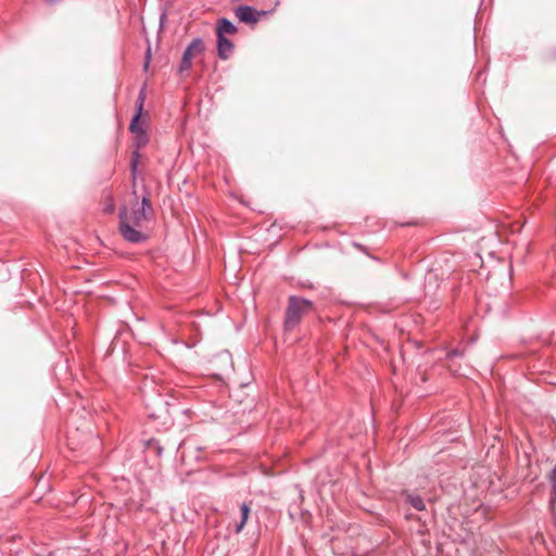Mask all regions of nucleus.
Wrapping results in <instances>:
<instances>
[{"label": "nucleus", "mask_w": 556, "mask_h": 556, "mask_svg": "<svg viewBox=\"0 0 556 556\" xmlns=\"http://www.w3.org/2000/svg\"><path fill=\"white\" fill-rule=\"evenodd\" d=\"M129 130L134 135V146H135L134 151L139 152L141 148H143L144 146L148 144L150 137H149L146 128L143 127V123H141L140 119L137 121V125L135 128H132V121H131L130 125H129Z\"/></svg>", "instance_id": "6"}, {"label": "nucleus", "mask_w": 556, "mask_h": 556, "mask_svg": "<svg viewBox=\"0 0 556 556\" xmlns=\"http://www.w3.org/2000/svg\"><path fill=\"white\" fill-rule=\"evenodd\" d=\"M465 355L464 349H453L446 353V361L450 362L447 367L450 371L456 374L458 370L454 367L453 358L463 357Z\"/></svg>", "instance_id": "13"}, {"label": "nucleus", "mask_w": 556, "mask_h": 556, "mask_svg": "<svg viewBox=\"0 0 556 556\" xmlns=\"http://www.w3.org/2000/svg\"><path fill=\"white\" fill-rule=\"evenodd\" d=\"M43 1L48 4H56V3L61 2L62 0H43Z\"/></svg>", "instance_id": "17"}, {"label": "nucleus", "mask_w": 556, "mask_h": 556, "mask_svg": "<svg viewBox=\"0 0 556 556\" xmlns=\"http://www.w3.org/2000/svg\"><path fill=\"white\" fill-rule=\"evenodd\" d=\"M548 480L551 483V490H552V500L556 497V466L552 469Z\"/></svg>", "instance_id": "15"}, {"label": "nucleus", "mask_w": 556, "mask_h": 556, "mask_svg": "<svg viewBox=\"0 0 556 556\" xmlns=\"http://www.w3.org/2000/svg\"><path fill=\"white\" fill-rule=\"evenodd\" d=\"M216 37L218 56L223 60H226L232 54L235 46L227 37L222 35H216Z\"/></svg>", "instance_id": "8"}, {"label": "nucleus", "mask_w": 556, "mask_h": 556, "mask_svg": "<svg viewBox=\"0 0 556 556\" xmlns=\"http://www.w3.org/2000/svg\"><path fill=\"white\" fill-rule=\"evenodd\" d=\"M265 14V11H258L251 5H240L235 9V15L240 22L252 25L256 24L261 15Z\"/></svg>", "instance_id": "5"}, {"label": "nucleus", "mask_w": 556, "mask_h": 556, "mask_svg": "<svg viewBox=\"0 0 556 556\" xmlns=\"http://www.w3.org/2000/svg\"><path fill=\"white\" fill-rule=\"evenodd\" d=\"M238 31L237 26L228 18L222 17L216 23V35H235Z\"/></svg>", "instance_id": "9"}, {"label": "nucleus", "mask_w": 556, "mask_h": 556, "mask_svg": "<svg viewBox=\"0 0 556 556\" xmlns=\"http://www.w3.org/2000/svg\"><path fill=\"white\" fill-rule=\"evenodd\" d=\"M141 199H131L129 206L119 208L118 230L122 238L129 243H143L149 240L148 225L154 220L155 214L150 200V191L143 186Z\"/></svg>", "instance_id": "1"}, {"label": "nucleus", "mask_w": 556, "mask_h": 556, "mask_svg": "<svg viewBox=\"0 0 556 556\" xmlns=\"http://www.w3.org/2000/svg\"><path fill=\"white\" fill-rule=\"evenodd\" d=\"M150 58H151L150 49H148V51H147V56H146V63H144V68H146V70L149 67Z\"/></svg>", "instance_id": "16"}, {"label": "nucleus", "mask_w": 556, "mask_h": 556, "mask_svg": "<svg viewBox=\"0 0 556 556\" xmlns=\"http://www.w3.org/2000/svg\"><path fill=\"white\" fill-rule=\"evenodd\" d=\"M232 370V356L228 351H223L211 359V380L215 379L225 383L226 378H228Z\"/></svg>", "instance_id": "4"}, {"label": "nucleus", "mask_w": 556, "mask_h": 556, "mask_svg": "<svg viewBox=\"0 0 556 556\" xmlns=\"http://www.w3.org/2000/svg\"><path fill=\"white\" fill-rule=\"evenodd\" d=\"M109 212L113 211V206H108Z\"/></svg>", "instance_id": "19"}, {"label": "nucleus", "mask_w": 556, "mask_h": 556, "mask_svg": "<svg viewBox=\"0 0 556 556\" xmlns=\"http://www.w3.org/2000/svg\"><path fill=\"white\" fill-rule=\"evenodd\" d=\"M147 447L149 451L154 452L157 456H161L163 453V446L161 445L159 440L151 439L147 442Z\"/></svg>", "instance_id": "14"}, {"label": "nucleus", "mask_w": 556, "mask_h": 556, "mask_svg": "<svg viewBox=\"0 0 556 556\" xmlns=\"http://www.w3.org/2000/svg\"><path fill=\"white\" fill-rule=\"evenodd\" d=\"M314 304L311 300L298 295H290L285 312L283 325L286 330H293L303 316L312 311Z\"/></svg>", "instance_id": "2"}, {"label": "nucleus", "mask_w": 556, "mask_h": 556, "mask_svg": "<svg viewBox=\"0 0 556 556\" xmlns=\"http://www.w3.org/2000/svg\"><path fill=\"white\" fill-rule=\"evenodd\" d=\"M205 51L206 47L201 38H194L187 46L181 62L178 67L179 74L188 73L193 66H200L201 70L205 68Z\"/></svg>", "instance_id": "3"}, {"label": "nucleus", "mask_w": 556, "mask_h": 556, "mask_svg": "<svg viewBox=\"0 0 556 556\" xmlns=\"http://www.w3.org/2000/svg\"><path fill=\"white\" fill-rule=\"evenodd\" d=\"M109 212L113 211V206H108Z\"/></svg>", "instance_id": "18"}, {"label": "nucleus", "mask_w": 556, "mask_h": 556, "mask_svg": "<svg viewBox=\"0 0 556 556\" xmlns=\"http://www.w3.org/2000/svg\"><path fill=\"white\" fill-rule=\"evenodd\" d=\"M140 152L132 151L130 159V174H131V195L132 199L139 198L137 192V178H138V165L140 162Z\"/></svg>", "instance_id": "7"}, {"label": "nucleus", "mask_w": 556, "mask_h": 556, "mask_svg": "<svg viewBox=\"0 0 556 556\" xmlns=\"http://www.w3.org/2000/svg\"><path fill=\"white\" fill-rule=\"evenodd\" d=\"M144 101H146V93H144V87H142L138 94V98L136 100V113L132 116V128L136 127L137 121H139L142 116Z\"/></svg>", "instance_id": "11"}, {"label": "nucleus", "mask_w": 556, "mask_h": 556, "mask_svg": "<svg viewBox=\"0 0 556 556\" xmlns=\"http://www.w3.org/2000/svg\"><path fill=\"white\" fill-rule=\"evenodd\" d=\"M405 496L406 502L409 503L416 510L421 511L426 509V504L421 496L410 493H406Z\"/></svg>", "instance_id": "12"}, {"label": "nucleus", "mask_w": 556, "mask_h": 556, "mask_svg": "<svg viewBox=\"0 0 556 556\" xmlns=\"http://www.w3.org/2000/svg\"><path fill=\"white\" fill-rule=\"evenodd\" d=\"M250 515H251L250 506L247 503H242L240 505V520L238 522H236V526H235L236 533H240L243 530Z\"/></svg>", "instance_id": "10"}]
</instances>
